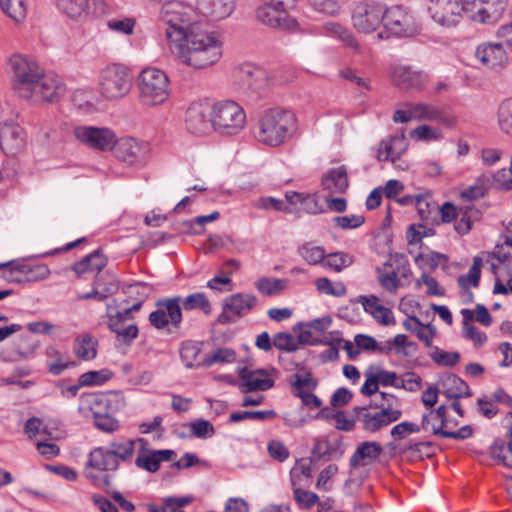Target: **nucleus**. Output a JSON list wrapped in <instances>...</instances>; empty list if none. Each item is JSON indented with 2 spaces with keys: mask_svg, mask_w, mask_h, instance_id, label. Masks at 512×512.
Returning <instances> with one entry per match:
<instances>
[{
  "mask_svg": "<svg viewBox=\"0 0 512 512\" xmlns=\"http://www.w3.org/2000/svg\"><path fill=\"white\" fill-rule=\"evenodd\" d=\"M168 47L182 63L194 69L208 68L222 56V44L218 37L197 25L189 27L186 32L170 33Z\"/></svg>",
  "mask_w": 512,
  "mask_h": 512,
  "instance_id": "1",
  "label": "nucleus"
},
{
  "mask_svg": "<svg viewBox=\"0 0 512 512\" xmlns=\"http://www.w3.org/2000/svg\"><path fill=\"white\" fill-rule=\"evenodd\" d=\"M296 129L297 119L292 112L274 108L260 116L255 136L260 143L277 147L289 141Z\"/></svg>",
  "mask_w": 512,
  "mask_h": 512,
  "instance_id": "2",
  "label": "nucleus"
},
{
  "mask_svg": "<svg viewBox=\"0 0 512 512\" xmlns=\"http://www.w3.org/2000/svg\"><path fill=\"white\" fill-rule=\"evenodd\" d=\"M136 88L138 101L146 108L165 104L171 93L168 75L156 67H147L138 74Z\"/></svg>",
  "mask_w": 512,
  "mask_h": 512,
  "instance_id": "3",
  "label": "nucleus"
},
{
  "mask_svg": "<svg viewBox=\"0 0 512 512\" xmlns=\"http://www.w3.org/2000/svg\"><path fill=\"white\" fill-rule=\"evenodd\" d=\"M14 92L23 99H32L35 83L42 76V68L32 57L14 54L8 62Z\"/></svg>",
  "mask_w": 512,
  "mask_h": 512,
  "instance_id": "4",
  "label": "nucleus"
},
{
  "mask_svg": "<svg viewBox=\"0 0 512 512\" xmlns=\"http://www.w3.org/2000/svg\"><path fill=\"white\" fill-rule=\"evenodd\" d=\"M212 128L222 135H235L244 129L246 114L233 100H222L211 106Z\"/></svg>",
  "mask_w": 512,
  "mask_h": 512,
  "instance_id": "5",
  "label": "nucleus"
},
{
  "mask_svg": "<svg viewBox=\"0 0 512 512\" xmlns=\"http://www.w3.org/2000/svg\"><path fill=\"white\" fill-rule=\"evenodd\" d=\"M100 94L108 100H117L129 94L132 88V76L128 67L113 63L99 73Z\"/></svg>",
  "mask_w": 512,
  "mask_h": 512,
  "instance_id": "6",
  "label": "nucleus"
},
{
  "mask_svg": "<svg viewBox=\"0 0 512 512\" xmlns=\"http://www.w3.org/2000/svg\"><path fill=\"white\" fill-rule=\"evenodd\" d=\"M125 406V398L119 391L84 393L79 398L78 411L84 416L99 417L115 413Z\"/></svg>",
  "mask_w": 512,
  "mask_h": 512,
  "instance_id": "7",
  "label": "nucleus"
},
{
  "mask_svg": "<svg viewBox=\"0 0 512 512\" xmlns=\"http://www.w3.org/2000/svg\"><path fill=\"white\" fill-rule=\"evenodd\" d=\"M193 17L192 6L176 0L164 2L160 8V18L167 24L166 41L168 42V35L173 34V31L186 32L189 27L196 26L192 24Z\"/></svg>",
  "mask_w": 512,
  "mask_h": 512,
  "instance_id": "8",
  "label": "nucleus"
},
{
  "mask_svg": "<svg viewBox=\"0 0 512 512\" xmlns=\"http://www.w3.org/2000/svg\"><path fill=\"white\" fill-rule=\"evenodd\" d=\"M237 89L251 97H260L268 88V77L264 70L251 64H242L233 72Z\"/></svg>",
  "mask_w": 512,
  "mask_h": 512,
  "instance_id": "9",
  "label": "nucleus"
},
{
  "mask_svg": "<svg viewBox=\"0 0 512 512\" xmlns=\"http://www.w3.org/2000/svg\"><path fill=\"white\" fill-rule=\"evenodd\" d=\"M118 467L119 463L115 460V457L111 456L106 447H97L89 453L84 472L86 477L94 483L102 481L105 485H109V477H100V473L116 471Z\"/></svg>",
  "mask_w": 512,
  "mask_h": 512,
  "instance_id": "10",
  "label": "nucleus"
},
{
  "mask_svg": "<svg viewBox=\"0 0 512 512\" xmlns=\"http://www.w3.org/2000/svg\"><path fill=\"white\" fill-rule=\"evenodd\" d=\"M73 134L83 145L99 151L111 150L116 144L115 133L106 127L78 126Z\"/></svg>",
  "mask_w": 512,
  "mask_h": 512,
  "instance_id": "11",
  "label": "nucleus"
},
{
  "mask_svg": "<svg viewBox=\"0 0 512 512\" xmlns=\"http://www.w3.org/2000/svg\"><path fill=\"white\" fill-rule=\"evenodd\" d=\"M505 8V0H465V15L484 24L498 21Z\"/></svg>",
  "mask_w": 512,
  "mask_h": 512,
  "instance_id": "12",
  "label": "nucleus"
},
{
  "mask_svg": "<svg viewBox=\"0 0 512 512\" xmlns=\"http://www.w3.org/2000/svg\"><path fill=\"white\" fill-rule=\"evenodd\" d=\"M383 27L398 37L411 36L416 31L412 16L400 5L384 9Z\"/></svg>",
  "mask_w": 512,
  "mask_h": 512,
  "instance_id": "13",
  "label": "nucleus"
},
{
  "mask_svg": "<svg viewBox=\"0 0 512 512\" xmlns=\"http://www.w3.org/2000/svg\"><path fill=\"white\" fill-rule=\"evenodd\" d=\"M428 12L442 26H453L465 14V0H429Z\"/></svg>",
  "mask_w": 512,
  "mask_h": 512,
  "instance_id": "14",
  "label": "nucleus"
},
{
  "mask_svg": "<svg viewBox=\"0 0 512 512\" xmlns=\"http://www.w3.org/2000/svg\"><path fill=\"white\" fill-rule=\"evenodd\" d=\"M383 16L384 8L381 5L362 3L357 5L353 12V26L361 33H372L383 24Z\"/></svg>",
  "mask_w": 512,
  "mask_h": 512,
  "instance_id": "15",
  "label": "nucleus"
},
{
  "mask_svg": "<svg viewBox=\"0 0 512 512\" xmlns=\"http://www.w3.org/2000/svg\"><path fill=\"white\" fill-rule=\"evenodd\" d=\"M181 297L162 299L157 302V310L149 315L150 323L157 329L171 324L177 327L182 320Z\"/></svg>",
  "mask_w": 512,
  "mask_h": 512,
  "instance_id": "16",
  "label": "nucleus"
},
{
  "mask_svg": "<svg viewBox=\"0 0 512 512\" xmlns=\"http://www.w3.org/2000/svg\"><path fill=\"white\" fill-rule=\"evenodd\" d=\"M389 75L393 85L403 91L421 90L428 80L427 75L422 71L402 64L392 65Z\"/></svg>",
  "mask_w": 512,
  "mask_h": 512,
  "instance_id": "17",
  "label": "nucleus"
},
{
  "mask_svg": "<svg viewBox=\"0 0 512 512\" xmlns=\"http://www.w3.org/2000/svg\"><path fill=\"white\" fill-rule=\"evenodd\" d=\"M353 414L356 415L364 431L375 433L383 427L399 420L402 416V411L389 410L388 412L380 410L376 413H371L368 411L367 407H354Z\"/></svg>",
  "mask_w": 512,
  "mask_h": 512,
  "instance_id": "18",
  "label": "nucleus"
},
{
  "mask_svg": "<svg viewBox=\"0 0 512 512\" xmlns=\"http://www.w3.org/2000/svg\"><path fill=\"white\" fill-rule=\"evenodd\" d=\"M173 450H152L148 447L147 440L138 438V454L135 465L145 471L154 473L159 470L160 463L170 461L175 456Z\"/></svg>",
  "mask_w": 512,
  "mask_h": 512,
  "instance_id": "19",
  "label": "nucleus"
},
{
  "mask_svg": "<svg viewBox=\"0 0 512 512\" xmlns=\"http://www.w3.org/2000/svg\"><path fill=\"white\" fill-rule=\"evenodd\" d=\"M26 144L23 128L14 121L0 122V147L7 156L20 153Z\"/></svg>",
  "mask_w": 512,
  "mask_h": 512,
  "instance_id": "20",
  "label": "nucleus"
},
{
  "mask_svg": "<svg viewBox=\"0 0 512 512\" xmlns=\"http://www.w3.org/2000/svg\"><path fill=\"white\" fill-rule=\"evenodd\" d=\"M186 127L193 134H206L211 131V106L206 102H194L186 111Z\"/></svg>",
  "mask_w": 512,
  "mask_h": 512,
  "instance_id": "21",
  "label": "nucleus"
},
{
  "mask_svg": "<svg viewBox=\"0 0 512 512\" xmlns=\"http://www.w3.org/2000/svg\"><path fill=\"white\" fill-rule=\"evenodd\" d=\"M113 149L115 156L119 160L130 165L146 160L149 153L148 144L138 142L130 137L116 139Z\"/></svg>",
  "mask_w": 512,
  "mask_h": 512,
  "instance_id": "22",
  "label": "nucleus"
},
{
  "mask_svg": "<svg viewBox=\"0 0 512 512\" xmlns=\"http://www.w3.org/2000/svg\"><path fill=\"white\" fill-rule=\"evenodd\" d=\"M64 92L65 87L58 76L42 72V76L35 83L33 98L27 100L33 102L40 100L53 102L58 100Z\"/></svg>",
  "mask_w": 512,
  "mask_h": 512,
  "instance_id": "23",
  "label": "nucleus"
},
{
  "mask_svg": "<svg viewBox=\"0 0 512 512\" xmlns=\"http://www.w3.org/2000/svg\"><path fill=\"white\" fill-rule=\"evenodd\" d=\"M475 56L488 69H501L508 62V56L502 43L483 42L477 46Z\"/></svg>",
  "mask_w": 512,
  "mask_h": 512,
  "instance_id": "24",
  "label": "nucleus"
},
{
  "mask_svg": "<svg viewBox=\"0 0 512 512\" xmlns=\"http://www.w3.org/2000/svg\"><path fill=\"white\" fill-rule=\"evenodd\" d=\"M239 377L242 381L240 389L243 393L266 391L274 386V379L265 369L251 370L244 367L239 371Z\"/></svg>",
  "mask_w": 512,
  "mask_h": 512,
  "instance_id": "25",
  "label": "nucleus"
},
{
  "mask_svg": "<svg viewBox=\"0 0 512 512\" xmlns=\"http://www.w3.org/2000/svg\"><path fill=\"white\" fill-rule=\"evenodd\" d=\"M412 117L416 121H429L453 127L457 123L454 115L446 113L442 108L424 103H412Z\"/></svg>",
  "mask_w": 512,
  "mask_h": 512,
  "instance_id": "26",
  "label": "nucleus"
},
{
  "mask_svg": "<svg viewBox=\"0 0 512 512\" xmlns=\"http://www.w3.org/2000/svg\"><path fill=\"white\" fill-rule=\"evenodd\" d=\"M256 17L264 25L272 28L291 30L297 26V22L294 18L287 15L286 12L270 5L268 1H264V4L256 10Z\"/></svg>",
  "mask_w": 512,
  "mask_h": 512,
  "instance_id": "27",
  "label": "nucleus"
},
{
  "mask_svg": "<svg viewBox=\"0 0 512 512\" xmlns=\"http://www.w3.org/2000/svg\"><path fill=\"white\" fill-rule=\"evenodd\" d=\"M407 148L408 141L404 134L387 136L380 141L376 157L379 161L396 163Z\"/></svg>",
  "mask_w": 512,
  "mask_h": 512,
  "instance_id": "28",
  "label": "nucleus"
},
{
  "mask_svg": "<svg viewBox=\"0 0 512 512\" xmlns=\"http://www.w3.org/2000/svg\"><path fill=\"white\" fill-rule=\"evenodd\" d=\"M446 409L445 405L430 409L428 413L423 415L420 427L425 431H431L435 436L445 438V434L448 432L445 428L449 424Z\"/></svg>",
  "mask_w": 512,
  "mask_h": 512,
  "instance_id": "29",
  "label": "nucleus"
},
{
  "mask_svg": "<svg viewBox=\"0 0 512 512\" xmlns=\"http://www.w3.org/2000/svg\"><path fill=\"white\" fill-rule=\"evenodd\" d=\"M382 451L381 445L376 441L362 442L351 456L350 466L356 468L370 464L381 455Z\"/></svg>",
  "mask_w": 512,
  "mask_h": 512,
  "instance_id": "30",
  "label": "nucleus"
},
{
  "mask_svg": "<svg viewBox=\"0 0 512 512\" xmlns=\"http://www.w3.org/2000/svg\"><path fill=\"white\" fill-rule=\"evenodd\" d=\"M197 9L214 20L228 17L234 9V0H198Z\"/></svg>",
  "mask_w": 512,
  "mask_h": 512,
  "instance_id": "31",
  "label": "nucleus"
},
{
  "mask_svg": "<svg viewBox=\"0 0 512 512\" xmlns=\"http://www.w3.org/2000/svg\"><path fill=\"white\" fill-rule=\"evenodd\" d=\"M348 185V175L344 165L330 169L322 178L323 189L331 194L344 193Z\"/></svg>",
  "mask_w": 512,
  "mask_h": 512,
  "instance_id": "32",
  "label": "nucleus"
},
{
  "mask_svg": "<svg viewBox=\"0 0 512 512\" xmlns=\"http://www.w3.org/2000/svg\"><path fill=\"white\" fill-rule=\"evenodd\" d=\"M38 348V343L28 335H22L19 339L14 342L13 349L4 357L5 361L16 362L19 360H24L32 357L36 349Z\"/></svg>",
  "mask_w": 512,
  "mask_h": 512,
  "instance_id": "33",
  "label": "nucleus"
},
{
  "mask_svg": "<svg viewBox=\"0 0 512 512\" xmlns=\"http://www.w3.org/2000/svg\"><path fill=\"white\" fill-rule=\"evenodd\" d=\"M257 299L252 294L237 293L224 300L225 309L231 310L233 316H241L256 305Z\"/></svg>",
  "mask_w": 512,
  "mask_h": 512,
  "instance_id": "34",
  "label": "nucleus"
},
{
  "mask_svg": "<svg viewBox=\"0 0 512 512\" xmlns=\"http://www.w3.org/2000/svg\"><path fill=\"white\" fill-rule=\"evenodd\" d=\"M311 453L318 460L322 458L330 459L333 457H340L343 453L341 449V441L339 439L332 441L317 437L314 439V445Z\"/></svg>",
  "mask_w": 512,
  "mask_h": 512,
  "instance_id": "35",
  "label": "nucleus"
},
{
  "mask_svg": "<svg viewBox=\"0 0 512 512\" xmlns=\"http://www.w3.org/2000/svg\"><path fill=\"white\" fill-rule=\"evenodd\" d=\"M98 341L89 333L78 335L74 340L75 355L82 360H93L97 355Z\"/></svg>",
  "mask_w": 512,
  "mask_h": 512,
  "instance_id": "36",
  "label": "nucleus"
},
{
  "mask_svg": "<svg viewBox=\"0 0 512 512\" xmlns=\"http://www.w3.org/2000/svg\"><path fill=\"white\" fill-rule=\"evenodd\" d=\"M106 264L107 260L103 253L100 250H96L84 257L81 261L75 263L72 266V270L78 275L86 272H96L98 274Z\"/></svg>",
  "mask_w": 512,
  "mask_h": 512,
  "instance_id": "37",
  "label": "nucleus"
},
{
  "mask_svg": "<svg viewBox=\"0 0 512 512\" xmlns=\"http://www.w3.org/2000/svg\"><path fill=\"white\" fill-rule=\"evenodd\" d=\"M202 343L192 340L182 342L180 357L186 368L193 369L202 366V359L199 358L202 351Z\"/></svg>",
  "mask_w": 512,
  "mask_h": 512,
  "instance_id": "38",
  "label": "nucleus"
},
{
  "mask_svg": "<svg viewBox=\"0 0 512 512\" xmlns=\"http://www.w3.org/2000/svg\"><path fill=\"white\" fill-rule=\"evenodd\" d=\"M136 447H138V439H124L112 441L106 448L111 456L115 457V460L119 463V461L126 462L131 460Z\"/></svg>",
  "mask_w": 512,
  "mask_h": 512,
  "instance_id": "39",
  "label": "nucleus"
},
{
  "mask_svg": "<svg viewBox=\"0 0 512 512\" xmlns=\"http://www.w3.org/2000/svg\"><path fill=\"white\" fill-rule=\"evenodd\" d=\"M322 33L329 37L338 38L347 46L357 49L358 44L355 41L352 33L340 23L334 21L325 22L322 25Z\"/></svg>",
  "mask_w": 512,
  "mask_h": 512,
  "instance_id": "40",
  "label": "nucleus"
},
{
  "mask_svg": "<svg viewBox=\"0 0 512 512\" xmlns=\"http://www.w3.org/2000/svg\"><path fill=\"white\" fill-rule=\"evenodd\" d=\"M45 354L47 358L46 365L49 372L53 375H60L70 365L67 357L53 346L47 347Z\"/></svg>",
  "mask_w": 512,
  "mask_h": 512,
  "instance_id": "41",
  "label": "nucleus"
},
{
  "mask_svg": "<svg viewBox=\"0 0 512 512\" xmlns=\"http://www.w3.org/2000/svg\"><path fill=\"white\" fill-rule=\"evenodd\" d=\"M297 252L307 264H320L321 266L326 254L325 249L322 246L315 245L313 242H305L301 244L298 247Z\"/></svg>",
  "mask_w": 512,
  "mask_h": 512,
  "instance_id": "42",
  "label": "nucleus"
},
{
  "mask_svg": "<svg viewBox=\"0 0 512 512\" xmlns=\"http://www.w3.org/2000/svg\"><path fill=\"white\" fill-rule=\"evenodd\" d=\"M108 327L117 335L119 341L126 344L138 336V327L135 324L124 326V322H120L119 318H110Z\"/></svg>",
  "mask_w": 512,
  "mask_h": 512,
  "instance_id": "43",
  "label": "nucleus"
},
{
  "mask_svg": "<svg viewBox=\"0 0 512 512\" xmlns=\"http://www.w3.org/2000/svg\"><path fill=\"white\" fill-rule=\"evenodd\" d=\"M446 386L447 388L443 391V395H445L448 399L457 400L462 397L471 396V392L467 383L455 375L448 377Z\"/></svg>",
  "mask_w": 512,
  "mask_h": 512,
  "instance_id": "44",
  "label": "nucleus"
},
{
  "mask_svg": "<svg viewBox=\"0 0 512 512\" xmlns=\"http://www.w3.org/2000/svg\"><path fill=\"white\" fill-rule=\"evenodd\" d=\"M353 262L354 258L349 253L333 252L325 254L322 267L341 272L344 268L351 266Z\"/></svg>",
  "mask_w": 512,
  "mask_h": 512,
  "instance_id": "45",
  "label": "nucleus"
},
{
  "mask_svg": "<svg viewBox=\"0 0 512 512\" xmlns=\"http://www.w3.org/2000/svg\"><path fill=\"white\" fill-rule=\"evenodd\" d=\"M15 269H17L19 274H22L27 282H37L48 278L50 275V270L47 265L39 264V265H27L20 264L16 265Z\"/></svg>",
  "mask_w": 512,
  "mask_h": 512,
  "instance_id": "46",
  "label": "nucleus"
},
{
  "mask_svg": "<svg viewBox=\"0 0 512 512\" xmlns=\"http://www.w3.org/2000/svg\"><path fill=\"white\" fill-rule=\"evenodd\" d=\"M481 266L482 259L478 256L474 257L468 273L458 277V285L461 289H469L471 286L478 287L481 277Z\"/></svg>",
  "mask_w": 512,
  "mask_h": 512,
  "instance_id": "47",
  "label": "nucleus"
},
{
  "mask_svg": "<svg viewBox=\"0 0 512 512\" xmlns=\"http://www.w3.org/2000/svg\"><path fill=\"white\" fill-rule=\"evenodd\" d=\"M236 353L230 348H218L202 359V366L210 367L214 364L233 363Z\"/></svg>",
  "mask_w": 512,
  "mask_h": 512,
  "instance_id": "48",
  "label": "nucleus"
},
{
  "mask_svg": "<svg viewBox=\"0 0 512 512\" xmlns=\"http://www.w3.org/2000/svg\"><path fill=\"white\" fill-rule=\"evenodd\" d=\"M497 117L500 130L512 137V98L500 104Z\"/></svg>",
  "mask_w": 512,
  "mask_h": 512,
  "instance_id": "49",
  "label": "nucleus"
},
{
  "mask_svg": "<svg viewBox=\"0 0 512 512\" xmlns=\"http://www.w3.org/2000/svg\"><path fill=\"white\" fill-rule=\"evenodd\" d=\"M391 268L390 263H385L383 267L377 268V278L380 285L389 292H394L399 286V279L397 273L394 270H388Z\"/></svg>",
  "mask_w": 512,
  "mask_h": 512,
  "instance_id": "50",
  "label": "nucleus"
},
{
  "mask_svg": "<svg viewBox=\"0 0 512 512\" xmlns=\"http://www.w3.org/2000/svg\"><path fill=\"white\" fill-rule=\"evenodd\" d=\"M181 303L183 308L187 311L200 309L206 315H209L212 311L210 302L203 293L190 294L184 299H181Z\"/></svg>",
  "mask_w": 512,
  "mask_h": 512,
  "instance_id": "51",
  "label": "nucleus"
},
{
  "mask_svg": "<svg viewBox=\"0 0 512 512\" xmlns=\"http://www.w3.org/2000/svg\"><path fill=\"white\" fill-rule=\"evenodd\" d=\"M255 287L263 295L272 296L286 287V280L261 277L255 282Z\"/></svg>",
  "mask_w": 512,
  "mask_h": 512,
  "instance_id": "52",
  "label": "nucleus"
},
{
  "mask_svg": "<svg viewBox=\"0 0 512 512\" xmlns=\"http://www.w3.org/2000/svg\"><path fill=\"white\" fill-rule=\"evenodd\" d=\"M430 358L439 366L453 367L458 364L460 354L458 352H449L435 346L429 352Z\"/></svg>",
  "mask_w": 512,
  "mask_h": 512,
  "instance_id": "53",
  "label": "nucleus"
},
{
  "mask_svg": "<svg viewBox=\"0 0 512 512\" xmlns=\"http://www.w3.org/2000/svg\"><path fill=\"white\" fill-rule=\"evenodd\" d=\"M0 6L15 22H21L26 17L24 0H0Z\"/></svg>",
  "mask_w": 512,
  "mask_h": 512,
  "instance_id": "54",
  "label": "nucleus"
},
{
  "mask_svg": "<svg viewBox=\"0 0 512 512\" xmlns=\"http://www.w3.org/2000/svg\"><path fill=\"white\" fill-rule=\"evenodd\" d=\"M490 181V176L485 174L480 175L473 185L469 186L461 193L462 197L471 200L483 197L488 187L491 186Z\"/></svg>",
  "mask_w": 512,
  "mask_h": 512,
  "instance_id": "55",
  "label": "nucleus"
},
{
  "mask_svg": "<svg viewBox=\"0 0 512 512\" xmlns=\"http://www.w3.org/2000/svg\"><path fill=\"white\" fill-rule=\"evenodd\" d=\"M476 211L472 207L458 209V216L455 219L454 228L460 235L467 234L472 227V216Z\"/></svg>",
  "mask_w": 512,
  "mask_h": 512,
  "instance_id": "56",
  "label": "nucleus"
},
{
  "mask_svg": "<svg viewBox=\"0 0 512 512\" xmlns=\"http://www.w3.org/2000/svg\"><path fill=\"white\" fill-rule=\"evenodd\" d=\"M491 187L502 190H512V157L509 169H500L490 176Z\"/></svg>",
  "mask_w": 512,
  "mask_h": 512,
  "instance_id": "57",
  "label": "nucleus"
},
{
  "mask_svg": "<svg viewBox=\"0 0 512 512\" xmlns=\"http://www.w3.org/2000/svg\"><path fill=\"white\" fill-rule=\"evenodd\" d=\"M276 416V412L274 410H263V411H242V412H234L230 414L229 421L236 423L245 419H253V420H267L272 419Z\"/></svg>",
  "mask_w": 512,
  "mask_h": 512,
  "instance_id": "58",
  "label": "nucleus"
},
{
  "mask_svg": "<svg viewBox=\"0 0 512 512\" xmlns=\"http://www.w3.org/2000/svg\"><path fill=\"white\" fill-rule=\"evenodd\" d=\"M136 20L134 18H113L107 21V27L118 34L131 35L135 28Z\"/></svg>",
  "mask_w": 512,
  "mask_h": 512,
  "instance_id": "59",
  "label": "nucleus"
},
{
  "mask_svg": "<svg viewBox=\"0 0 512 512\" xmlns=\"http://www.w3.org/2000/svg\"><path fill=\"white\" fill-rule=\"evenodd\" d=\"M410 136L418 141H436L442 138V132L438 128L421 125L414 128Z\"/></svg>",
  "mask_w": 512,
  "mask_h": 512,
  "instance_id": "60",
  "label": "nucleus"
},
{
  "mask_svg": "<svg viewBox=\"0 0 512 512\" xmlns=\"http://www.w3.org/2000/svg\"><path fill=\"white\" fill-rule=\"evenodd\" d=\"M56 5L70 18L78 19L83 16V0H56Z\"/></svg>",
  "mask_w": 512,
  "mask_h": 512,
  "instance_id": "61",
  "label": "nucleus"
},
{
  "mask_svg": "<svg viewBox=\"0 0 512 512\" xmlns=\"http://www.w3.org/2000/svg\"><path fill=\"white\" fill-rule=\"evenodd\" d=\"M317 384V381L312 378L310 372H307L305 375L294 374L293 381H291V386L295 393L312 391L317 387Z\"/></svg>",
  "mask_w": 512,
  "mask_h": 512,
  "instance_id": "62",
  "label": "nucleus"
},
{
  "mask_svg": "<svg viewBox=\"0 0 512 512\" xmlns=\"http://www.w3.org/2000/svg\"><path fill=\"white\" fill-rule=\"evenodd\" d=\"M112 373L108 370L88 371L79 377L80 385H100L109 380Z\"/></svg>",
  "mask_w": 512,
  "mask_h": 512,
  "instance_id": "63",
  "label": "nucleus"
},
{
  "mask_svg": "<svg viewBox=\"0 0 512 512\" xmlns=\"http://www.w3.org/2000/svg\"><path fill=\"white\" fill-rule=\"evenodd\" d=\"M273 345L279 350L293 352L298 349V341L286 332H279L273 338Z\"/></svg>",
  "mask_w": 512,
  "mask_h": 512,
  "instance_id": "64",
  "label": "nucleus"
}]
</instances>
